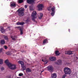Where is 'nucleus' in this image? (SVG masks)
Segmentation results:
<instances>
[{"instance_id": "f257e3e1", "label": "nucleus", "mask_w": 78, "mask_h": 78, "mask_svg": "<svg viewBox=\"0 0 78 78\" xmlns=\"http://www.w3.org/2000/svg\"><path fill=\"white\" fill-rule=\"evenodd\" d=\"M17 12L19 16L22 17L24 16V9H20L17 10Z\"/></svg>"}, {"instance_id": "f03ea898", "label": "nucleus", "mask_w": 78, "mask_h": 78, "mask_svg": "<svg viewBox=\"0 0 78 78\" xmlns=\"http://www.w3.org/2000/svg\"><path fill=\"white\" fill-rule=\"evenodd\" d=\"M64 72L65 74L70 75L71 73V70L70 69L67 67H65L64 68Z\"/></svg>"}, {"instance_id": "7ed1b4c3", "label": "nucleus", "mask_w": 78, "mask_h": 78, "mask_svg": "<svg viewBox=\"0 0 78 78\" xmlns=\"http://www.w3.org/2000/svg\"><path fill=\"white\" fill-rule=\"evenodd\" d=\"M37 14V13H36V12L34 11L31 15V16L33 17V18H32V20L34 22H35V23H37V21H35L36 16Z\"/></svg>"}, {"instance_id": "20e7f679", "label": "nucleus", "mask_w": 78, "mask_h": 78, "mask_svg": "<svg viewBox=\"0 0 78 78\" xmlns=\"http://www.w3.org/2000/svg\"><path fill=\"white\" fill-rule=\"evenodd\" d=\"M9 65V66L8 67L11 70H15V69H16V65L10 63Z\"/></svg>"}, {"instance_id": "39448f33", "label": "nucleus", "mask_w": 78, "mask_h": 78, "mask_svg": "<svg viewBox=\"0 0 78 78\" xmlns=\"http://www.w3.org/2000/svg\"><path fill=\"white\" fill-rule=\"evenodd\" d=\"M18 63H19V64H20L22 65L21 67L24 70H25L26 69V67L23 65H24V63L23 61H18Z\"/></svg>"}, {"instance_id": "423d86ee", "label": "nucleus", "mask_w": 78, "mask_h": 78, "mask_svg": "<svg viewBox=\"0 0 78 78\" xmlns=\"http://www.w3.org/2000/svg\"><path fill=\"white\" fill-rule=\"evenodd\" d=\"M37 7L39 10H42V8L44 7V6L43 4H39L37 6Z\"/></svg>"}, {"instance_id": "0eeeda50", "label": "nucleus", "mask_w": 78, "mask_h": 78, "mask_svg": "<svg viewBox=\"0 0 78 78\" xmlns=\"http://www.w3.org/2000/svg\"><path fill=\"white\" fill-rule=\"evenodd\" d=\"M51 10L52 12L51 13V14L52 16H53L55 15V7H53L51 9Z\"/></svg>"}, {"instance_id": "6e6552de", "label": "nucleus", "mask_w": 78, "mask_h": 78, "mask_svg": "<svg viewBox=\"0 0 78 78\" xmlns=\"http://www.w3.org/2000/svg\"><path fill=\"white\" fill-rule=\"evenodd\" d=\"M47 68L49 72H53V67L51 66H49Z\"/></svg>"}, {"instance_id": "1a4fd4ad", "label": "nucleus", "mask_w": 78, "mask_h": 78, "mask_svg": "<svg viewBox=\"0 0 78 78\" xmlns=\"http://www.w3.org/2000/svg\"><path fill=\"white\" fill-rule=\"evenodd\" d=\"M35 0H27V2L28 4H31V3H34V1Z\"/></svg>"}, {"instance_id": "9d476101", "label": "nucleus", "mask_w": 78, "mask_h": 78, "mask_svg": "<svg viewBox=\"0 0 78 78\" xmlns=\"http://www.w3.org/2000/svg\"><path fill=\"white\" fill-rule=\"evenodd\" d=\"M17 37L14 36V35L11 36V38L13 41H16L17 39Z\"/></svg>"}, {"instance_id": "9b49d317", "label": "nucleus", "mask_w": 78, "mask_h": 78, "mask_svg": "<svg viewBox=\"0 0 78 78\" xmlns=\"http://www.w3.org/2000/svg\"><path fill=\"white\" fill-rule=\"evenodd\" d=\"M50 61H56V57H50L49 58Z\"/></svg>"}, {"instance_id": "f8f14e48", "label": "nucleus", "mask_w": 78, "mask_h": 78, "mask_svg": "<svg viewBox=\"0 0 78 78\" xmlns=\"http://www.w3.org/2000/svg\"><path fill=\"white\" fill-rule=\"evenodd\" d=\"M56 77H57V75L55 73H54L51 74V78H56Z\"/></svg>"}, {"instance_id": "ddd939ff", "label": "nucleus", "mask_w": 78, "mask_h": 78, "mask_svg": "<svg viewBox=\"0 0 78 78\" xmlns=\"http://www.w3.org/2000/svg\"><path fill=\"white\" fill-rule=\"evenodd\" d=\"M17 28L19 30H20V34H23V31L22 30V28H20V27H17Z\"/></svg>"}, {"instance_id": "4468645a", "label": "nucleus", "mask_w": 78, "mask_h": 78, "mask_svg": "<svg viewBox=\"0 0 78 78\" xmlns=\"http://www.w3.org/2000/svg\"><path fill=\"white\" fill-rule=\"evenodd\" d=\"M0 30L2 33H5V30H4V28L3 27H1L0 28Z\"/></svg>"}, {"instance_id": "2eb2a0df", "label": "nucleus", "mask_w": 78, "mask_h": 78, "mask_svg": "<svg viewBox=\"0 0 78 78\" xmlns=\"http://www.w3.org/2000/svg\"><path fill=\"white\" fill-rule=\"evenodd\" d=\"M5 64H7V65L8 67L9 66V65L11 64V63H9V62H8V60H5Z\"/></svg>"}, {"instance_id": "dca6fc26", "label": "nucleus", "mask_w": 78, "mask_h": 78, "mask_svg": "<svg viewBox=\"0 0 78 78\" xmlns=\"http://www.w3.org/2000/svg\"><path fill=\"white\" fill-rule=\"evenodd\" d=\"M43 17V14L42 13H40V16L38 17L39 19H41Z\"/></svg>"}, {"instance_id": "f3484780", "label": "nucleus", "mask_w": 78, "mask_h": 78, "mask_svg": "<svg viewBox=\"0 0 78 78\" xmlns=\"http://www.w3.org/2000/svg\"><path fill=\"white\" fill-rule=\"evenodd\" d=\"M48 42V40L47 39H46L43 40V44L45 45V44L46 42Z\"/></svg>"}, {"instance_id": "a211bd4d", "label": "nucleus", "mask_w": 78, "mask_h": 78, "mask_svg": "<svg viewBox=\"0 0 78 78\" xmlns=\"http://www.w3.org/2000/svg\"><path fill=\"white\" fill-rule=\"evenodd\" d=\"M23 24H24L23 23L18 22L16 23V24L18 25H23Z\"/></svg>"}, {"instance_id": "6ab92c4d", "label": "nucleus", "mask_w": 78, "mask_h": 78, "mask_svg": "<svg viewBox=\"0 0 78 78\" xmlns=\"http://www.w3.org/2000/svg\"><path fill=\"white\" fill-rule=\"evenodd\" d=\"M0 42L1 44H2L3 45L5 44V40H1V41Z\"/></svg>"}, {"instance_id": "aec40b11", "label": "nucleus", "mask_w": 78, "mask_h": 78, "mask_svg": "<svg viewBox=\"0 0 78 78\" xmlns=\"http://www.w3.org/2000/svg\"><path fill=\"white\" fill-rule=\"evenodd\" d=\"M61 63H62L61 60H59L58 61V62L57 63V64L58 65H60V64H61Z\"/></svg>"}, {"instance_id": "412c9836", "label": "nucleus", "mask_w": 78, "mask_h": 78, "mask_svg": "<svg viewBox=\"0 0 78 78\" xmlns=\"http://www.w3.org/2000/svg\"><path fill=\"white\" fill-rule=\"evenodd\" d=\"M11 7H14L15 6H16V3H12L11 4Z\"/></svg>"}, {"instance_id": "4be33fe9", "label": "nucleus", "mask_w": 78, "mask_h": 78, "mask_svg": "<svg viewBox=\"0 0 78 78\" xmlns=\"http://www.w3.org/2000/svg\"><path fill=\"white\" fill-rule=\"evenodd\" d=\"M3 37H4V38L5 40H8V36L6 35H3Z\"/></svg>"}, {"instance_id": "5701e85b", "label": "nucleus", "mask_w": 78, "mask_h": 78, "mask_svg": "<svg viewBox=\"0 0 78 78\" xmlns=\"http://www.w3.org/2000/svg\"><path fill=\"white\" fill-rule=\"evenodd\" d=\"M55 55H59V52L58 51H55Z\"/></svg>"}, {"instance_id": "b1692460", "label": "nucleus", "mask_w": 78, "mask_h": 78, "mask_svg": "<svg viewBox=\"0 0 78 78\" xmlns=\"http://www.w3.org/2000/svg\"><path fill=\"white\" fill-rule=\"evenodd\" d=\"M72 52V51H68L67 52V54L68 55H72L73 54Z\"/></svg>"}, {"instance_id": "393cba45", "label": "nucleus", "mask_w": 78, "mask_h": 78, "mask_svg": "<svg viewBox=\"0 0 78 78\" xmlns=\"http://www.w3.org/2000/svg\"><path fill=\"white\" fill-rule=\"evenodd\" d=\"M26 72H31V69H29V68H27L26 69Z\"/></svg>"}, {"instance_id": "a878e982", "label": "nucleus", "mask_w": 78, "mask_h": 78, "mask_svg": "<svg viewBox=\"0 0 78 78\" xmlns=\"http://www.w3.org/2000/svg\"><path fill=\"white\" fill-rule=\"evenodd\" d=\"M3 60L2 59H0V64H3Z\"/></svg>"}, {"instance_id": "bb28decb", "label": "nucleus", "mask_w": 78, "mask_h": 78, "mask_svg": "<svg viewBox=\"0 0 78 78\" xmlns=\"http://www.w3.org/2000/svg\"><path fill=\"white\" fill-rule=\"evenodd\" d=\"M23 2V0H19L18 3H22Z\"/></svg>"}, {"instance_id": "cd10ccee", "label": "nucleus", "mask_w": 78, "mask_h": 78, "mask_svg": "<svg viewBox=\"0 0 78 78\" xmlns=\"http://www.w3.org/2000/svg\"><path fill=\"white\" fill-rule=\"evenodd\" d=\"M23 74L22 73H21L19 74V76H23Z\"/></svg>"}, {"instance_id": "c85d7f7f", "label": "nucleus", "mask_w": 78, "mask_h": 78, "mask_svg": "<svg viewBox=\"0 0 78 78\" xmlns=\"http://www.w3.org/2000/svg\"><path fill=\"white\" fill-rule=\"evenodd\" d=\"M4 47L5 49V50H7V49H8V47H7V46H6V45H5L4 46Z\"/></svg>"}, {"instance_id": "c756f323", "label": "nucleus", "mask_w": 78, "mask_h": 78, "mask_svg": "<svg viewBox=\"0 0 78 78\" xmlns=\"http://www.w3.org/2000/svg\"><path fill=\"white\" fill-rule=\"evenodd\" d=\"M5 69V68L3 67H2V68H1V70L2 71H3V70H4Z\"/></svg>"}, {"instance_id": "7c9ffc66", "label": "nucleus", "mask_w": 78, "mask_h": 78, "mask_svg": "<svg viewBox=\"0 0 78 78\" xmlns=\"http://www.w3.org/2000/svg\"><path fill=\"white\" fill-rule=\"evenodd\" d=\"M66 76V75H64L62 77V78H65Z\"/></svg>"}, {"instance_id": "2f4dec72", "label": "nucleus", "mask_w": 78, "mask_h": 78, "mask_svg": "<svg viewBox=\"0 0 78 78\" xmlns=\"http://www.w3.org/2000/svg\"><path fill=\"white\" fill-rule=\"evenodd\" d=\"M7 78H11V76H9L7 77Z\"/></svg>"}, {"instance_id": "473e14b6", "label": "nucleus", "mask_w": 78, "mask_h": 78, "mask_svg": "<svg viewBox=\"0 0 78 78\" xmlns=\"http://www.w3.org/2000/svg\"><path fill=\"white\" fill-rule=\"evenodd\" d=\"M2 52V49H0V53Z\"/></svg>"}, {"instance_id": "72a5a7b5", "label": "nucleus", "mask_w": 78, "mask_h": 78, "mask_svg": "<svg viewBox=\"0 0 78 78\" xmlns=\"http://www.w3.org/2000/svg\"><path fill=\"white\" fill-rule=\"evenodd\" d=\"M25 8H27V5H25L24 6Z\"/></svg>"}, {"instance_id": "f704fd0d", "label": "nucleus", "mask_w": 78, "mask_h": 78, "mask_svg": "<svg viewBox=\"0 0 78 78\" xmlns=\"http://www.w3.org/2000/svg\"><path fill=\"white\" fill-rule=\"evenodd\" d=\"M50 8L49 7L48 8V11H50Z\"/></svg>"}, {"instance_id": "c9c22d12", "label": "nucleus", "mask_w": 78, "mask_h": 78, "mask_svg": "<svg viewBox=\"0 0 78 78\" xmlns=\"http://www.w3.org/2000/svg\"><path fill=\"white\" fill-rule=\"evenodd\" d=\"M33 8H30V11H32V10H33Z\"/></svg>"}, {"instance_id": "e433bc0d", "label": "nucleus", "mask_w": 78, "mask_h": 78, "mask_svg": "<svg viewBox=\"0 0 78 78\" xmlns=\"http://www.w3.org/2000/svg\"><path fill=\"white\" fill-rule=\"evenodd\" d=\"M29 21V20L28 19H27L26 20V22H28Z\"/></svg>"}, {"instance_id": "4c0bfd02", "label": "nucleus", "mask_w": 78, "mask_h": 78, "mask_svg": "<svg viewBox=\"0 0 78 78\" xmlns=\"http://www.w3.org/2000/svg\"><path fill=\"white\" fill-rule=\"evenodd\" d=\"M42 61H43V62H44V61H45V60H44V59H42Z\"/></svg>"}, {"instance_id": "58836bf2", "label": "nucleus", "mask_w": 78, "mask_h": 78, "mask_svg": "<svg viewBox=\"0 0 78 78\" xmlns=\"http://www.w3.org/2000/svg\"><path fill=\"white\" fill-rule=\"evenodd\" d=\"M76 58L77 59H78V57H76Z\"/></svg>"}, {"instance_id": "ea45409f", "label": "nucleus", "mask_w": 78, "mask_h": 78, "mask_svg": "<svg viewBox=\"0 0 78 78\" xmlns=\"http://www.w3.org/2000/svg\"><path fill=\"white\" fill-rule=\"evenodd\" d=\"M8 28H10V27H8Z\"/></svg>"}, {"instance_id": "a19ab883", "label": "nucleus", "mask_w": 78, "mask_h": 78, "mask_svg": "<svg viewBox=\"0 0 78 78\" xmlns=\"http://www.w3.org/2000/svg\"><path fill=\"white\" fill-rule=\"evenodd\" d=\"M44 72V71H42L41 72V73H42V72Z\"/></svg>"}, {"instance_id": "79ce46f5", "label": "nucleus", "mask_w": 78, "mask_h": 78, "mask_svg": "<svg viewBox=\"0 0 78 78\" xmlns=\"http://www.w3.org/2000/svg\"><path fill=\"white\" fill-rule=\"evenodd\" d=\"M69 32H70V29H69Z\"/></svg>"}, {"instance_id": "37998d69", "label": "nucleus", "mask_w": 78, "mask_h": 78, "mask_svg": "<svg viewBox=\"0 0 78 78\" xmlns=\"http://www.w3.org/2000/svg\"><path fill=\"white\" fill-rule=\"evenodd\" d=\"M25 47H27V46H25Z\"/></svg>"}]
</instances>
